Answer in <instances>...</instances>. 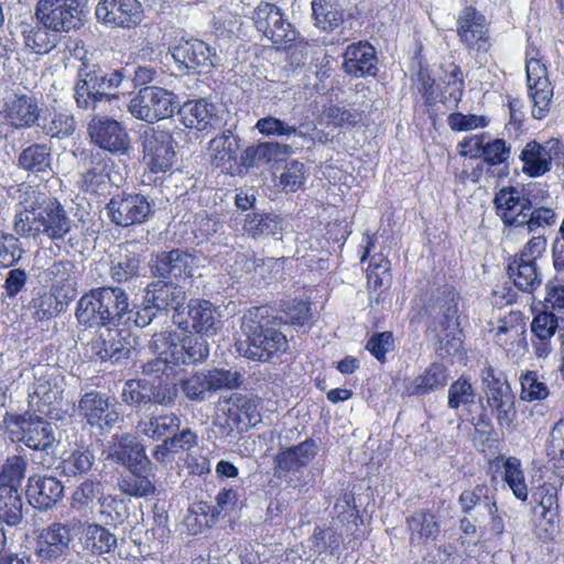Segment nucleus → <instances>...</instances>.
<instances>
[{
    "mask_svg": "<svg viewBox=\"0 0 564 564\" xmlns=\"http://www.w3.org/2000/svg\"><path fill=\"white\" fill-rule=\"evenodd\" d=\"M560 319L552 314L536 311L530 324V343L533 354L539 359H545L553 350L552 340L560 329Z\"/></svg>",
    "mask_w": 564,
    "mask_h": 564,
    "instance_id": "32",
    "label": "nucleus"
},
{
    "mask_svg": "<svg viewBox=\"0 0 564 564\" xmlns=\"http://www.w3.org/2000/svg\"><path fill=\"white\" fill-rule=\"evenodd\" d=\"M70 292L68 288L61 292L52 286L36 291L29 303L33 318L44 322L59 315L73 301L72 294L68 295Z\"/></svg>",
    "mask_w": 564,
    "mask_h": 564,
    "instance_id": "31",
    "label": "nucleus"
},
{
    "mask_svg": "<svg viewBox=\"0 0 564 564\" xmlns=\"http://www.w3.org/2000/svg\"><path fill=\"white\" fill-rule=\"evenodd\" d=\"M123 80L121 70L107 72L98 64L83 62L77 73L74 97L82 109H95L102 100L110 101L112 93Z\"/></svg>",
    "mask_w": 564,
    "mask_h": 564,
    "instance_id": "5",
    "label": "nucleus"
},
{
    "mask_svg": "<svg viewBox=\"0 0 564 564\" xmlns=\"http://www.w3.org/2000/svg\"><path fill=\"white\" fill-rule=\"evenodd\" d=\"M64 487L53 476L30 477L26 497L29 502L39 510H48L63 497Z\"/></svg>",
    "mask_w": 564,
    "mask_h": 564,
    "instance_id": "35",
    "label": "nucleus"
},
{
    "mask_svg": "<svg viewBox=\"0 0 564 564\" xmlns=\"http://www.w3.org/2000/svg\"><path fill=\"white\" fill-rule=\"evenodd\" d=\"M460 293L453 285H444L440 294L431 299L427 304L413 306L408 315L411 326H417L424 317L427 318L426 332L436 336L446 333L453 324L457 323L459 315Z\"/></svg>",
    "mask_w": 564,
    "mask_h": 564,
    "instance_id": "7",
    "label": "nucleus"
},
{
    "mask_svg": "<svg viewBox=\"0 0 564 564\" xmlns=\"http://www.w3.org/2000/svg\"><path fill=\"white\" fill-rule=\"evenodd\" d=\"M520 399L525 402L543 401L550 395L547 384L536 370H525L520 375Z\"/></svg>",
    "mask_w": 564,
    "mask_h": 564,
    "instance_id": "49",
    "label": "nucleus"
},
{
    "mask_svg": "<svg viewBox=\"0 0 564 564\" xmlns=\"http://www.w3.org/2000/svg\"><path fill=\"white\" fill-rule=\"evenodd\" d=\"M23 501L19 490L0 487V520L17 525L23 519Z\"/></svg>",
    "mask_w": 564,
    "mask_h": 564,
    "instance_id": "45",
    "label": "nucleus"
},
{
    "mask_svg": "<svg viewBox=\"0 0 564 564\" xmlns=\"http://www.w3.org/2000/svg\"><path fill=\"white\" fill-rule=\"evenodd\" d=\"M556 223L557 214L554 208L549 206H532V209H530L525 217L523 227H527L529 232H534L540 228H551L555 226Z\"/></svg>",
    "mask_w": 564,
    "mask_h": 564,
    "instance_id": "61",
    "label": "nucleus"
},
{
    "mask_svg": "<svg viewBox=\"0 0 564 564\" xmlns=\"http://www.w3.org/2000/svg\"><path fill=\"white\" fill-rule=\"evenodd\" d=\"M238 498L239 496L235 489L225 488L216 496L215 505L200 502L198 510L202 514L215 520L228 516L235 509Z\"/></svg>",
    "mask_w": 564,
    "mask_h": 564,
    "instance_id": "55",
    "label": "nucleus"
},
{
    "mask_svg": "<svg viewBox=\"0 0 564 564\" xmlns=\"http://www.w3.org/2000/svg\"><path fill=\"white\" fill-rule=\"evenodd\" d=\"M505 480L511 488L513 495L521 501L528 499V487L524 481V474L520 467V460H505Z\"/></svg>",
    "mask_w": 564,
    "mask_h": 564,
    "instance_id": "63",
    "label": "nucleus"
},
{
    "mask_svg": "<svg viewBox=\"0 0 564 564\" xmlns=\"http://www.w3.org/2000/svg\"><path fill=\"white\" fill-rule=\"evenodd\" d=\"M95 14L102 24L124 30L137 28L144 18L139 0H99Z\"/></svg>",
    "mask_w": 564,
    "mask_h": 564,
    "instance_id": "24",
    "label": "nucleus"
},
{
    "mask_svg": "<svg viewBox=\"0 0 564 564\" xmlns=\"http://www.w3.org/2000/svg\"><path fill=\"white\" fill-rule=\"evenodd\" d=\"M305 181L304 164L299 161H291L286 163L283 172L280 175V185L283 191L294 193L301 188Z\"/></svg>",
    "mask_w": 564,
    "mask_h": 564,
    "instance_id": "64",
    "label": "nucleus"
},
{
    "mask_svg": "<svg viewBox=\"0 0 564 564\" xmlns=\"http://www.w3.org/2000/svg\"><path fill=\"white\" fill-rule=\"evenodd\" d=\"M449 379L447 366L443 362H431L422 373L416 376L408 387L410 395H425L443 389Z\"/></svg>",
    "mask_w": 564,
    "mask_h": 564,
    "instance_id": "41",
    "label": "nucleus"
},
{
    "mask_svg": "<svg viewBox=\"0 0 564 564\" xmlns=\"http://www.w3.org/2000/svg\"><path fill=\"white\" fill-rule=\"evenodd\" d=\"M511 145L501 138L485 139L480 158L464 161L458 178L462 182H500L510 175Z\"/></svg>",
    "mask_w": 564,
    "mask_h": 564,
    "instance_id": "4",
    "label": "nucleus"
},
{
    "mask_svg": "<svg viewBox=\"0 0 564 564\" xmlns=\"http://www.w3.org/2000/svg\"><path fill=\"white\" fill-rule=\"evenodd\" d=\"M177 107V96L173 91L159 86L140 88L128 106L134 118L147 122L172 118Z\"/></svg>",
    "mask_w": 564,
    "mask_h": 564,
    "instance_id": "17",
    "label": "nucleus"
},
{
    "mask_svg": "<svg viewBox=\"0 0 564 564\" xmlns=\"http://www.w3.org/2000/svg\"><path fill=\"white\" fill-rule=\"evenodd\" d=\"M90 350L94 357L102 361L118 362L130 358L131 345L124 338L107 340L96 337L90 341Z\"/></svg>",
    "mask_w": 564,
    "mask_h": 564,
    "instance_id": "44",
    "label": "nucleus"
},
{
    "mask_svg": "<svg viewBox=\"0 0 564 564\" xmlns=\"http://www.w3.org/2000/svg\"><path fill=\"white\" fill-rule=\"evenodd\" d=\"M193 257L187 251L172 249L156 254L152 271L154 275L182 281L192 276Z\"/></svg>",
    "mask_w": 564,
    "mask_h": 564,
    "instance_id": "34",
    "label": "nucleus"
},
{
    "mask_svg": "<svg viewBox=\"0 0 564 564\" xmlns=\"http://www.w3.org/2000/svg\"><path fill=\"white\" fill-rule=\"evenodd\" d=\"M343 57V69L349 76L376 77L379 72L376 47L367 41L349 44L345 48Z\"/></svg>",
    "mask_w": 564,
    "mask_h": 564,
    "instance_id": "27",
    "label": "nucleus"
},
{
    "mask_svg": "<svg viewBox=\"0 0 564 564\" xmlns=\"http://www.w3.org/2000/svg\"><path fill=\"white\" fill-rule=\"evenodd\" d=\"M182 123L187 129L209 132L223 126V118L215 104L205 98L187 100L180 108Z\"/></svg>",
    "mask_w": 564,
    "mask_h": 564,
    "instance_id": "28",
    "label": "nucleus"
},
{
    "mask_svg": "<svg viewBox=\"0 0 564 564\" xmlns=\"http://www.w3.org/2000/svg\"><path fill=\"white\" fill-rule=\"evenodd\" d=\"M246 356L256 361H270L274 356L286 351L289 344L286 336L274 327L269 318H251L247 324Z\"/></svg>",
    "mask_w": 564,
    "mask_h": 564,
    "instance_id": "14",
    "label": "nucleus"
},
{
    "mask_svg": "<svg viewBox=\"0 0 564 564\" xmlns=\"http://www.w3.org/2000/svg\"><path fill=\"white\" fill-rule=\"evenodd\" d=\"M241 376L224 368L194 371L178 381V387L187 400L204 401L209 393L232 390L241 386Z\"/></svg>",
    "mask_w": 564,
    "mask_h": 564,
    "instance_id": "15",
    "label": "nucleus"
},
{
    "mask_svg": "<svg viewBox=\"0 0 564 564\" xmlns=\"http://www.w3.org/2000/svg\"><path fill=\"white\" fill-rule=\"evenodd\" d=\"M20 197L21 209L13 223L18 235L33 239L45 236L52 241L65 239L72 229V220L57 198L46 197L31 185Z\"/></svg>",
    "mask_w": 564,
    "mask_h": 564,
    "instance_id": "1",
    "label": "nucleus"
},
{
    "mask_svg": "<svg viewBox=\"0 0 564 564\" xmlns=\"http://www.w3.org/2000/svg\"><path fill=\"white\" fill-rule=\"evenodd\" d=\"M448 408L458 410L464 406L465 419L474 426L473 442L480 451L491 458H506L499 452L500 441L494 429L487 409L481 402H476V391L469 377L460 376L452 382L448 389Z\"/></svg>",
    "mask_w": 564,
    "mask_h": 564,
    "instance_id": "2",
    "label": "nucleus"
},
{
    "mask_svg": "<svg viewBox=\"0 0 564 564\" xmlns=\"http://www.w3.org/2000/svg\"><path fill=\"white\" fill-rule=\"evenodd\" d=\"M82 541L83 549L93 556L113 554L119 545L117 535L98 523L84 525Z\"/></svg>",
    "mask_w": 564,
    "mask_h": 564,
    "instance_id": "37",
    "label": "nucleus"
},
{
    "mask_svg": "<svg viewBox=\"0 0 564 564\" xmlns=\"http://www.w3.org/2000/svg\"><path fill=\"white\" fill-rule=\"evenodd\" d=\"M145 300L158 310H177L184 303L185 293L175 283L158 280L148 285Z\"/></svg>",
    "mask_w": 564,
    "mask_h": 564,
    "instance_id": "39",
    "label": "nucleus"
},
{
    "mask_svg": "<svg viewBox=\"0 0 564 564\" xmlns=\"http://www.w3.org/2000/svg\"><path fill=\"white\" fill-rule=\"evenodd\" d=\"M91 141L113 154H124L130 148V138L126 128L117 120L102 118L89 126Z\"/></svg>",
    "mask_w": 564,
    "mask_h": 564,
    "instance_id": "29",
    "label": "nucleus"
},
{
    "mask_svg": "<svg viewBox=\"0 0 564 564\" xmlns=\"http://www.w3.org/2000/svg\"><path fill=\"white\" fill-rule=\"evenodd\" d=\"M52 150L44 143H32L18 156L20 169L31 173H44L51 169Z\"/></svg>",
    "mask_w": 564,
    "mask_h": 564,
    "instance_id": "43",
    "label": "nucleus"
},
{
    "mask_svg": "<svg viewBox=\"0 0 564 564\" xmlns=\"http://www.w3.org/2000/svg\"><path fill=\"white\" fill-rule=\"evenodd\" d=\"M365 349L380 364L387 362V355L395 349V338L391 330L371 334Z\"/></svg>",
    "mask_w": 564,
    "mask_h": 564,
    "instance_id": "57",
    "label": "nucleus"
},
{
    "mask_svg": "<svg viewBox=\"0 0 564 564\" xmlns=\"http://www.w3.org/2000/svg\"><path fill=\"white\" fill-rule=\"evenodd\" d=\"M261 421L260 401L240 393L219 399L215 423L226 435L245 433Z\"/></svg>",
    "mask_w": 564,
    "mask_h": 564,
    "instance_id": "11",
    "label": "nucleus"
},
{
    "mask_svg": "<svg viewBox=\"0 0 564 564\" xmlns=\"http://www.w3.org/2000/svg\"><path fill=\"white\" fill-rule=\"evenodd\" d=\"M492 203L496 215L506 228L523 227L525 217L532 209L531 197L512 185L496 192Z\"/></svg>",
    "mask_w": 564,
    "mask_h": 564,
    "instance_id": "22",
    "label": "nucleus"
},
{
    "mask_svg": "<svg viewBox=\"0 0 564 564\" xmlns=\"http://www.w3.org/2000/svg\"><path fill=\"white\" fill-rule=\"evenodd\" d=\"M108 165L102 160L94 163L85 173L82 174L80 188L86 193L96 194L109 178Z\"/></svg>",
    "mask_w": 564,
    "mask_h": 564,
    "instance_id": "62",
    "label": "nucleus"
},
{
    "mask_svg": "<svg viewBox=\"0 0 564 564\" xmlns=\"http://www.w3.org/2000/svg\"><path fill=\"white\" fill-rule=\"evenodd\" d=\"M547 239L544 235L532 236L523 247L509 257L507 274L521 292L532 294L542 284V273L538 260L546 251Z\"/></svg>",
    "mask_w": 564,
    "mask_h": 564,
    "instance_id": "9",
    "label": "nucleus"
},
{
    "mask_svg": "<svg viewBox=\"0 0 564 564\" xmlns=\"http://www.w3.org/2000/svg\"><path fill=\"white\" fill-rule=\"evenodd\" d=\"M140 257L134 252L120 254L117 261L112 262L110 270L111 278L117 283L127 282L139 275Z\"/></svg>",
    "mask_w": 564,
    "mask_h": 564,
    "instance_id": "59",
    "label": "nucleus"
},
{
    "mask_svg": "<svg viewBox=\"0 0 564 564\" xmlns=\"http://www.w3.org/2000/svg\"><path fill=\"white\" fill-rule=\"evenodd\" d=\"M172 57L180 68L187 72H196L213 66L210 47L198 39L178 42L172 48Z\"/></svg>",
    "mask_w": 564,
    "mask_h": 564,
    "instance_id": "33",
    "label": "nucleus"
},
{
    "mask_svg": "<svg viewBox=\"0 0 564 564\" xmlns=\"http://www.w3.org/2000/svg\"><path fill=\"white\" fill-rule=\"evenodd\" d=\"M112 452L108 458H148L145 448L138 436L124 433L112 438Z\"/></svg>",
    "mask_w": 564,
    "mask_h": 564,
    "instance_id": "52",
    "label": "nucleus"
},
{
    "mask_svg": "<svg viewBox=\"0 0 564 564\" xmlns=\"http://www.w3.org/2000/svg\"><path fill=\"white\" fill-rule=\"evenodd\" d=\"M57 34L53 32V29H48L37 21L35 24L23 23L21 25L24 48L37 55L48 54L57 46Z\"/></svg>",
    "mask_w": 564,
    "mask_h": 564,
    "instance_id": "40",
    "label": "nucleus"
},
{
    "mask_svg": "<svg viewBox=\"0 0 564 564\" xmlns=\"http://www.w3.org/2000/svg\"><path fill=\"white\" fill-rule=\"evenodd\" d=\"M142 163L152 174H166L173 171L177 161L175 140L167 130L148 127L140 134Z\"/></svg>",
    "mask_w": 564,
    "mask_h": 564,
    "instance_id": "13",
    "label": "nucleus"
},
{
    "mask_svg": "<svg viewBox=\"0 0 564 564\" xmlns=\"http://www.w3.org/2000/svg\"><path fill=\"white\" fill-rule=\"evenodd\" d=\"M312 11L315 25L325 32L337 29L344 20L343 12L328 0H313Z\"/></svg>",
    "mask_w": 564,
    "mask_h": 564,
    "instance_id": "47",
    "label": "nucleus"
},
{
    "mask_svg": "<svg viewBox=\"0 0 564 564\" xmlns=\"http://www.w3.org/2000/svg\"><path fill=\"white\" fill-rule=\"evenodd\" d=\"M86 6L82 0H39L34 17L54 33L80 30L86 22Z\"/></svg>",
    "mask_w": 564,
    "mask_h": 564,
    "instance_id": "12",
    "label": "nucleus"
},
{
    "mask_svg": "<svg viewBox=\"0 0 564 564\" xmlns=\"http://www.w3.org/2000/svg\"><path fill=\"white\" fill-rule=\"evenodd\" d=\"M408 525L412 532V539L435 540L440 534V524L431 513H414L408 518Z\"/></svg>",
    "mask_w": 564,
    "mask_h": 564,
    "instance_id": "56",
    "label": "nucleus"
},
{
    "mask_svg": "<svg viewBox=\"0 0 564 564\" xmlns=\"http://www.w3.org/2000/svg\"><path fill=\"white\" fill-rule=\"evenodd\" d=\"M127 468V474L118 480L119 489L128 496L145 497L155 491L151 481V460H121Z\"/></svg>",
    "mask_w": 564,
    "mask_h": 564,
    "instance_id": "30",
    "label": "nucleus"
},
{
    "mask_svg": "<svg viewBox=\"0 0 564 564\" xmlns=\"http://www.w3.org/2000/svg\"><path fill=\"white\" fill-rule=\"evenodd\" d=\"M63 381V376L56 369L46 368L35 377L33 392L30 393V408L44 417L58 419L64 392Z\"/></svg>",
    "mask_w": 564,
    "mask_h": 564,
    "instance_id": "19",
    "label": "nucleus"
},
{
    "mask_svg": "<svg viewBox=\"0 0 564 564\" xmlns=\"http://www.w3.org/2000/svg\"><path fill=\"white\" fill-rule=\"evenodd\" d=\"M564 156V143L556 138H551L545 144L538 140L525 143L519 154L522 163V173L531 178H538L547 174L553 167V160Z\"/></svg>",
    "mask_w": 564,
    "mask_h": 564,
    "instance_id": "20",
    "label": "nucleus"
},
{
    "mask_svg": "<svg viewBox=\"0 0 564 564\" xmlns=\"http://www.w3.org/2000/svg\"><path fill=\"white\" fill-rule=\"evenodd\" d=\"M216 307L203 299H192L187 305L185 328H191L200 335H214L217 332Z\"/></svg>",
    "mask_w": 564,
    "mask_h": 564,
    "instance_id": "36",
    "label": "nucleus"
},
{
    "mask_svg": "<svg viewBox=\"0 0 564 564\" xmlns=\"http://www.w3.org/2000/svg\"><path fill=\"white\" fill-rule=\"evenodd\" d=\"M197 445V435L192 432L189 429L182 431L176 434V432L165 438L161 445H158L154 451V458H163L170 454H183L191 451L193 447Z\"/></svg>",
    "mask_w": 564,
    "mask_h": 564,
    "instance_id": "48",
    "label": "nucleus"
},
{
    "mask_svg": "<svg viewBox=\"0 0 564 564\" xmlns=\"http://www.w3.org/2000/svg\"><path fill=\"white\" fill-rule=\"evenodd\" d=\"M447 77L448 80L444 90H441L427 66H420L416 73L417 90L423 100L422 106L432 121H435L438 117L436 110L438 102L449 105L452 108H457L458 104L462 101L465 82L460 66L452 63Z\"/></svg>",
    "mask_w": 564,
    "mask_h": 564,
    "instance_id": "6",
    "label": "nucleus"
},
{
    "mask_svg": "<svg viewBox=\"0 0 564 564\" xmlns=\"http://www.w3.org/2000/svg\"><path fill=\"white\" fill-rule=\"evenodd\" d=\"M77 415L85 429L99 436L108 434L123 420L116 398L96 390L88 391L79 398Z\"/></svg>",
    "mask_w": 564,
    "mask_h": 564,
    "instance_id": "10",
    "label": "nucleus"
},
{
    "mask_svg": "<svg viewBox=\"0 0 564 564\" xmlns=\"http://www.w3.org/2000/svg\"><path fill=\"white\" fill-rule=\"evenodd\" d=\"M377 232L366 231L362 236L360 262L368 261L366 269L367 286L370 291L381 292L391 281V261L382 252L371 254L377 243Z\"/></svg>",
    "mask_w": 564,
    "mask_h": 564,
    "instance_id": "25",
    "label": "nucleus"
},
{
    "mask_svg": "<svg viewBox=\"0 0 564 564\" xmlns=\"http://www.w3.org/2000/svg\"><path fill=\"white\" fill-rule=\"evenodd\" d=\"M22 253L23 249L19 238L0 230V268L7 269L15 265Z\"/></svg>",
    "mask_w": 564,
    "mask_h": 564,
    "instance_id": "60",
    "label": "nucleus"
},
{
    "mask_svg": "<svg viewBox=\"0 0 564 564\" xmlns=\"http://www.w3.org/2000/svg\"><path fill=\"white\" fill-rule=\"evenodd\" d=\"M456 35L465 51L478 62H487L491 55L495 37L490 20L475 6H465L456 19Z\"/></svg>",
    "mask_w": 564,
    "mask_h": 564,
    "instance_id": "8",
    "label": "nucleus"
},
{
    "mask_svg": "<svg viewBox=\"0 0 564 564\" xmlns=\"http://www.w3.org/2000/svg\"><path fill=\"white\" fill-rule=\"evenodd\" d=\"M74 521L53 522L42 529L36 538L35 555L42 563H53L66 555L74 542Z\"/></svg>",
    "mask_w": 564,
    "mask_h": 564,
    "instance_id": "21",
    "label": "nucleus"
},
{
    "mask_svg": "<svg viewBox=\"0 0 564 564\" xmlns=\"http://www.w3.org/2000/svg\"><path fill=\"white\" fill-rule=\"evenodd\" d=\"M76 121L67 111H53L44 118V132L51 138L64 139L74 133Z\"/></svg>",
    "mask_w": 564,
    "mask_h": 564,
    "instance_id": "53",
    "label": "nucleus"
},
{
    "mask_svg": "<svg viewBox=\"0 0 564 564\" xmlns=\"http://www.w3.org/2000/svg\"><path fill=\"white\" fill-rule=\"evenodd\" d=\"M108 212L113 224L129 227L144 223L151 213V206L141 194L117 195L108 203Z\"/></svg>",
    "mask_w": 564,
    "mask_h": 564,
    "instance_id": "26",
    "label": "nucleus"
},
{
    "mask_svg": "<svg viewBox=\"0 0 564 564\" xmlns=\"http://www.w3.org/2000/svg\"><path fill=\"white\" fill-rule=\"evenodd\" d=\"M21 429L22 440L28 447L50 454L55 444V435L51 423L44 416L23 420Z\"/></svg>",
    "mask_w": 564,
    "mask_h": 564,
    "instance_id": "38",
    "label": "nucleus"
},
{
    "mask_svg": "<svg viewBox=\"0 0 564 564\" xmlns=\"http://www.w3.org/2000/svg\"><path fill=\"white\" fill-rule=\"evenodd\" d=\"M245 231L252 238L275 235L281 230V220L270 214H248L243 225Z\"/></svg>",
    "mask_w": 564,
    "mask_h": 564,
    "instance_id": "54",
    "label": "nucleus"
},
{
    "mask_svg": "<svg viewBox=\"0 0 564 564\" xmlns=\"http://www.w3.org/2000/svg\"><path fill=\"white\" fill-rule=\"evenodd\" d=\"M7 117L17 128H30L40 117V109L36 100L28 95H15L7 104Z\"/></svg>",
    "mask_w": 564,
    "mask_h": 564,
    "instance_id": "42",
    "label": "nucleus"
},
{
    "mask_svg": "<svg viewBox=\"0 0 564 564\" xmlns=\"http://www.w3.org/2000/svg\"><path fill=\"white\" fill-rule=\"evenodd\" d=\"M253 22L257 30L276 46H288L295 40V30L274 3L261 1L254 9Z\"/></svg>",
    "mask_w": 564,
    "mask_h": 564,
    "instance_id": "23",
    "label": "nucleus"
},
{
    "mask_svg": "<svg viewBox=\"0 0 564 564\" xmlns=\"http://www.w3.org/2000/svg\"><path fill=\"white\" fill-rule=\"evenodd\" d=\"M180 424V417L174 413H169L151 416L149 421L140 422L139 426L147 436L153 440H165L178 430Z\"/></svg>",
    "mask_w": 564,
    "mask_h": 564,
    "instance_id": "46",
    "label": "nucleus"
},
{
    "mask_svg": "<svg viewBox=\"0 0 564 564\" xmlns=\"http://www.w3.org/2000/svg\"><path fill=\"white\" fill-rule=\"evenodd\" d=\"M175 339V333H156L152 336L151 347L155 352L170 355L174 365H196L207 359L209 347L203 337L189 334L184 335L178 343Z\"/></svg>",
    "mask_w": 564,
    "mask_h": 564,
    "instance_id": "16",
    "label": "nucleus"
},
{
    "mask_svg": "<svg viewBox=\"0 0 564 564\" xmlns=\"http://www.w3.org/2000/svg\"><path fill=\"white\" fill-rule=\"evenodd\" d=\"M529 96L533 102L532 116L535 119H543L550 110V102L553 95L550 80H542L539 84L528 86Z\"/></svg>",
    "mask_w": 564,
    "mask_h": 564,
    "instance_id": "58",
    "label": "nucleus"
},
{
    "mask_svg": "<svg viewBox=\"0 0 564 564\" xmlns=\"http://www.w3.org/2000/svg\"><path fill=\"white\" fill-rule=\"evenodd\" d=\"M545 295L541 302V312L552 314L564 322V283L558 279L549 280L544 286Z\"/></svg>",
    "mask_w": 564,
    "mask_h": 564,
    "instance_id": "51",
    "label": "nucleus"
},
{
    "mask_svg": "<svg viewBox=\"0 0 564 564\" xmlns=\"http://www.w3.org/2000/svg\"><path fill=\"white\" fill-rule=\"evenodd\" d=\"M48 274L52 280L51 286L57 289V291L62 292L66 290V288L72 291L68 295L72 294V299L74 300L77 295L76 290V275H75V264L68 260H59L54 262L48 269Z\"/></svg>",
    "mask_w": 564,
    "mask_h": 564,
    "instance_id": "50",
    "label": "nucleus"
},
{
    "mask_svg": "<svg viewBox=\"0 0 564 564\" xmlns=\"http://www.w3.org/2000/svg\"><path fill=\"white\" fill-rule=\"evenodd\" d=\"M487 403L500 426H510L516 417V397L502 371L487 364L480 372Z\"/></svg>",
    "mask_w": 564,
    "mask_h": 564,
    "instance_id": "18",
    "label": "nucleus"
},
{
    "mask_svg": "<svg viewBox=\"0 0 564 564\" xmlns=\"http://www.w3.org/2000/svg\"><path fill=\"white\" fill-rule=\"evenodd\" d=\"M129 313V301L120 288H98L82 295L77 302L75 316L85 327L119 325Z\"/></svg>",
    "mask_w": 564,
    "mask_h": 564,
    "instance_id": "3",
    "label": "nucleus"
}]
</instances>
